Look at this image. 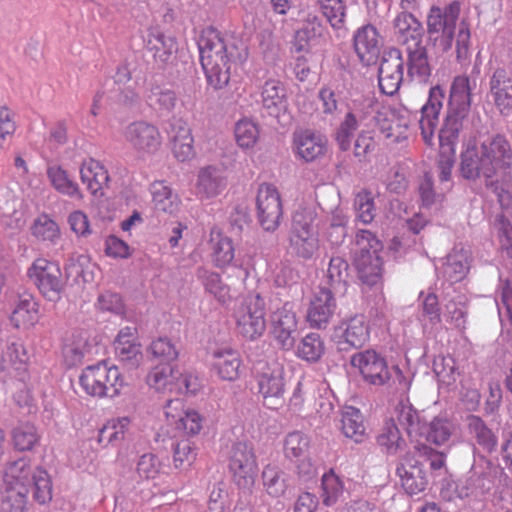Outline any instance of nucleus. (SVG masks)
I'll return each mask as SVG.
<instances>
[{
  "label": "nucleus",
  "mask_w": 512,
  "mask_h": 512,
  "mask_svg": "<svg viewBox=\"0 0 512 512\" xmlns=\"http://www.w3.org/2000/svg\"><path fill=\"white\" fill-rule=\"evenodd\" d=\"M83 273L82 266L74 261L65 265V278L58 263L44 258L36 259L27 270V276L48 301L57 302L66 287V280L73 274Z\"/></svg>",
  "instance_id": "obj_4"
},
{
  "label": "nucleus",
  "mask_w": 512,
  "mask_h": 512,
  "mask_svg": "<svg viewBox=\"0 0 512 512\" xmlns=\"http://www.w3.org/2000/svg\"><path fill=\"white\" fill-rule=\"evenodd\" d=\"M87 348V339L81 332H73L66 337L62 346V356L68 368L82 363Z\"/></svg>",
  "instance_id": "obj_40"
},
{
  "label": "nucleus",
  "mask_w": 512,
  "mask_h": 512,
  "mask_svg": "<svg viewBox=\"0 0 512 512\" xmlns=\"http://www.w3.org/2000/svg\"><path fill=\"white\" fill-rule=\"evenodd\" d=\"M265 301L259 295H249L235 312L237 331L248 339L255 340L266 329Z\"/></svg>",
  "instance_id": "obj_8"
},
{
  "label": "nucleus",
  "mask_w": 512,
  "mask_h": 512,
  "mask_svg": "<svg viewBox=\"0 0 512 512\" xmlns=\"http://www.w3.org/2000/svg\"><path fill=\"white\" fill-rule=\"evenodd\" d=\"M317 5L332 28L344 27L347 10L344 0H317Z\"/></svg>",
  "instance_id": "obj_48"
},
{
  "label": "nucleus",
  "mask_w": 512,
  "mask_h": 512,
  "mask_svg": "<svg viewBox=\"0 0 512 512\" xmlns=\"http://www.w3.org/2000/svg\"><path fill=\"white\" fill-rule=\"evenodd\" d=\"M358 219L364 224H370L376 216V207L370 191L362 190L357 193L354 200Z\"/></svg>",
  "instance_id": "obj_60"
},
{
  "label": "nucleus",
  "mask_w": 512,
  "mask_h": 512,
  "mask_svg": "<svg viewBox=\"0 0 512 512\" xmlns=\"http://www.w3.org/2000/svg\"><path fill=\"white\" fill-rule=\"evenodd\" d=\"M350 364L357 368L364 381L375 386H382L390 381V368L386 358L373 349L355 353Z\"/></svg>",
  "instance_id": "obj_13"
},
{
  "label": "nucleus",
  "mask_w": 512,
  "mask_h": 512,
  "mask_svg": "<svg viewBox=\"0 0 512 512\" xmlns=\"http://www.w3.org/2000/svg\"><path fill=\"white\" fill-rule=\"evenodd\" d=\"M336 294L337 292L327 286H319L313 293L306 315L311 328L326 329L328 327L337 311Z\"/></svg>",
  "instance_id": "obj_15"
},
{
  "label": "nucleus",
  "mask_w": 512,
  "mask_h": 512,
  "mask_svg": "<svg viewBox=\"0 0 512 512\" xmlns=\"http://www.w3.org/2000/svg\"><path fill=\"white\" fill-rule=\"evenodd\" d=\"M271 334L282 350L289 351L295 347L298 317L293 303L286 302L271 314Z\"/></svg>",
  "instance_id": "obj_12"
},
{
  "label": "nucleus",
  "mask_w": 512,
  "mask_h": 512,
  "mask_svg": "<svg viewBox=\"0 0 512 512\" xmlns=\"http://www.w3.org/2000/svg\"><path fill=\"white\" fill-rule=\"evenodd\" d=\"M263 109L273 117H278L288 106L287 93L284 84L276 79L267 80L261 89Z\"/></svg>",
  "instance_id": "obj_27"
},
{
  "label": "nucleus",
  "mask_w": 512,
  "mask_h": 512,
  "mask_svg": "<svg viewBox=\"0 0 512 512\" xmlns=\"http://www.w3.org/2000/svg\"><path fill=\"white\" fill-rule=\"evenodd\" d=\"M154 207L158 211L173 213L177 208L176 197L171 189L162 182L152 185Z\"/></svg>",
  "instance_id": "obj_58"
},
{
  "label": "nucleus",
  "mask_w": 512,
  "mask_h": 512,
  "mask_svg": "<svg viewBox=\"0 0 512 512\" xmlns=\"http://www.w3.org/2000/svg\"><path fill=\"white\" fill-rule=\"evenodd\" d=\"M79 383L88 395L113 398L119 395L124 381L118 367H108L101 362L86 367L79 377Z\"/></svg>",
  "instance_id": "obj_6"
},
{
  "label": "nucleus",
  "mask_w": 512,
  "mask_h": 512,
  "mask_svg": "<svg viewBox=\"0 0 512 512\" xmlns=\"http://www.w3.org/2000/svg\"><path fill=\"white\" fill-rule=\"evenodd\" d=\"M197 44L208 85L214 90L224 89L230 82L232 66L241 58L238 47L213 27L201 32Z\"/></svg>",
  "instance_id": "obj_3"
},
{
  "label": "nucleus",
  "mask_w": 512,
  "mask_h": 512,
  "mask_svg": "<svg viewBox=\"0 0 512 512\" xmlns=\"http://www.w3.org/2000/svg\"><path fill=\"white\" fill-rule=\"evenodd\" d=\"M443 300L445 301L444 307L447 320L450 321L455 328L464 330L466 328L468 306V298L466 295L453 290L452 293L446 292L443 296Z\"/></svg>",
  "instance_id": "obj_35"
},
{
  "label": "nucleus",
  "mask_w": 512,
  "mask_h": 512,
  "mask_svg": "<svg viewBox=\"0 0 512 512\" xmlns=\"http://www.w3.org/2000/svg\"><path fill=\"white\" fill-rule=\"evenodd\" d=\"M33 499L39 504H47L52 500V482L49 474L41 467H37L32 473Z\"/></svg>",
  "instance_id": "obj_52"
},
{
  "label": "nucleus",
  "mask_w": 512,
  "mask_h": 512,
  "mask_svg": "<svg viewBox=\"0 0 512 512\" xmlns=\"http://www.w3.org/2000/svg\"><path fill=\"white\" fill-rule=\"evenodd\" d=\"M170 126L169 134L174 156L181 162L192 158L194 156V147L190 129L180 120L171 123Z\"/></svg>",
  "instance_id": "obj_33"
},
{
  "label": "nucleus",
  "mask_w": 512,
  "mask_h": 512,
  "mask_svg": "<svg viewBox=\"0 0 512 512\" xmlns=\"http://www.w3.org/2000/svg\"><path fill=\"white\" fill-rule=\"evenodd\" d=\"M181 372L172 363H158L147 376V383L157 390L178 383Z\"/></svg>",
  "instance_id": "obj_42"
},
{
  "label": "nucleus",
  "mask_w": 512,
  "mask_h": 512,
  "mask_svg": "<svg viewBox=\"0 0 512 512\" xmlns=\"http://www.w3.org/2000/svg\"><path fill=\"white\" fill-rule=\"evenodd\" d=\"M444 98L445 90L440 85L433 86L429 90L427 102L421 108L419 124L422 139L427 145L432 144Z\"/></svg>",
  "instance_id": "obj_22"
},
{
  "label": "nucleus",
  "mask_w": 512,
  "mask_h": 512,
  "mask_svg": "<svg viewBox=\"0 0 512 512\" xmlns=\"http://www.w3.org/2000/svg\"><path fill=\"white\" fill-rule=\"evenodd\" d=\"M343 494V484L334 474L322 477V501L326 506L334 505Z\"/></svg>",
  "instance_id": "obj_63"
},
{
  "label": "nucleus",
  "mask_w": 512,
  "mask_h": 512,
  "mask_svg": "<svg viewBox=\"0 0 512 512\" xmlns=\"http://www.w3.org/2000/svg\"><path fill=\"white\" fill-rule=\"evenodd\" d=\"M489 93L501 115L512 114V68H496L489 81Z\"/></svg>",
  "instance_id": "obj_21"
},
{
  "label": "nucleus",
  "mask_w": 512,
  "mask_h": 512,
  "mask_svg": "<svg viewBox=\"0 0 512 512\" xmlns=\"http://www.w3.org/2000/svg\"><path fill=\"white\" fill-rule=\"evenodd\" d=\"M263 485L272 497L283 495L287 489V475L275 465H266L262 471Z\"/></svg>",
  "instance_id": "obj_46"
},
{
  "label": "nucleus",
  "mask_w": 512,
  "mask_h": 512,
  "mask_svg": "<svg viewBox=\"0 0 512 512\" xmlns=\"http://www.w3.org/2000/svg\"><path fill=\"white\" fill-rule=\"evenodd\" d=\"M340 429L345 437L355 443H362L367 438L364 417L361 411L353 406H345L340 412Z\"/></svg>",
  "instance_id": "obj_32"
},
{
  "label": "nucleus",
  "mask_w": 512,
  "mask_h": 512,
  "mask_svg": "<svg viewBox=\"0 0 512 512\" xmlns=\"http://www.w3.org/2000/svg\"><path fill=\"white\" fill-rule=\"evenodd\" d=\"M228 468L234 484L243 491L251 492L258 475L253 446L244 441L234 443L228 456Z\"/></svg>",
  "instance_id": "obj_7"
},
{
  "label": "nucleus",
  "mask_w": 512,
  "mask_h": 512,
  "mask_svg": "<svg viewBox=\"0 0 512 512\" xmlns=\"http://www.w3.org/2000/svg\"><path fill=\"white\" fill-rule=\"evenodd\" d=\"M493 170L504 171L512 165V147L502 134H494L485 138L479 145Z\"/></svg>",
  "instance_id": "obj_23"
},
{
  "label": "nucleus",
  "mask_w": 512,
  "mask_h": 512,
  "mask_svg": "<svg viewBox=\"0 0 512 512\" xmlns=\"http://www.w3.org/2000/svg\"><path fill=\"white\" fill-rule=\"evenodd\" d=\"M286 373L284 368L274 363L256 376L258 392L263 404L269 409H279L285 404Z\"/></svg>",
  "instance_id": "obj_10"
},
{
  "label": "nucleus",
  "mask_w": 512,
  "mask_h": 512,
  "mask_svg": "<svg viewBox=\"0 0 512 512\" xmlns=\"http://www.w3.org/2000/svg\"><path fill=\"white\" fill-rule=\"evenodd\" d=\"M326 33L327 29L322 21L316 15L309 14L297 32V38L309 42L323 38Z\"/></svg>",
  "instance_id": "obj_64"
},
{
  "label": "nucleus",
  "mask_w": 512,
  "mask_h": 512,
  "mask_svg": "<svg viewBox=\"0 0 512 512\" xmlns=\"http://www.w3.org/2000/svg\"><path fill=\"white\" fill-rule=\"evenodd\" d=\"M460 174L469 181L483 180L487 182L492 176H497L481 148L477 145L468 146L461 153Z\"/></svg>",
  "instance_id": "obj_20"
},
{
  "label": "nucleus",
  "mask_w": 512,
  "mask_h": 512,
  "mask_svg": "<svg viewBox=\"0 0 512 512\" xmlns=\"http://www.w3.org/2000/svg\"><path fill=\"white\" fill-rule=\"evenodd\" d=\"M405 60L402 51L390 47L383 51L378 68V83L382 93L395 95L404 81Z\"/></svg>",
  "instance_id": "obj_11"
},
{
  "label": "nucleus",
  "mask_w": 512,
  "mask_h": 512,
  "mask_svg": "<svg viewBox=\"0 0 512 512\" xmlns=\"http://www.w3.org/2000/svg\"><path fill=\"white\" fill-rule=\"evenodd\" d=\"M257 217L266 231H275L283 215L282 202L277 189L270 184H262L258 189Z\"/></svg>",
  "instance_id": "obj_16"
},
{
  "label": "nucleus",
  "mask_w": 512,
  "mask_h": 512,
  "mask_svg": "<svg viewBox=\"0 0 512 512\" xmlns=\"http://www.w3.org/2000/svg\"><path fill=\"white\" fill-rule=\"evenodd\" d=\"M369 337V323L363 314H356L341 321L331 334V340L337 350L345 352L362 348Z\"/></svg>",
  "instance_id": "obj_9"
},
{
  "label": "nucleus",
  "mask_w": 512,
  "mask_h": 512,
  "mask_svg": "<svg viewBox=\"0 0 512 512\" xmlns=\"http://www.w3.org/2000/svg\"><path fill=\"white\" fill-rule=\"evenodd\" d=\"M470 268L469 251L463 247H454L446 256L445 262L441 267L443 277L450 283L448 288H452L453 283L463 280Z\"/></svg>",
  "instance_id": "obj_28"
},
{
  "label": "nucleus",
  "mask_w": 512,
  "mask_h": 512,
  "mask_svg": "<svg viewBox=\"0 0 512 512\" xmlns=\"http://www.w3.org/2000/svg\"><path fill=\"white\" fill-rule=\"evenodd\" d=\"M462 3L453 0L444 6L433 4L426 15L427 39L432 47L446 53L453 47L455 41L456 60L463 63L469 59L470 53V24L461 19Z\"/></svg>",
  "instance_id": "obj_2"
},
{
  "label": "nucleus",
  "mask_w": 512,
  "mask_h": 512,
  "mask_svg": "<svg viewBox=\"0 0 512 512\" xmlns=\"http://www.w3.org/2000/svg\"><path fill=\"white\" fill-rule=\"evenodd\" d=\"M407 59L405 66L407 76L411 80H416L422 84H428L432 75V65L430 64L428 48L425 45L408 48L405 50Z\"/></svg>",
  "instance_id": "obj_25"
},
{
  "label": "nucleus",
  "mask_w": 512,
  "mask_h": 512,
  "mask_svg": "<svg viewBox=\"0 0 512 512\" xmlns=\"http://www.w3.org/2000/svg\"><path fill=\"white\" fill-rule=\"evenodd\" d=\"M234 133L237 144L244 149L253 147L259 138L258 126L247 119L237 122Z\"/></svg>",
  "instance_id": "obj_62"
},
{
  "label": "nucleus",
  "mask_w": 512,
  "mask_h": 512,
  "mask_svg": "<svg viewBox=\"0 0 512 512\" xmlns=\"http://www.w3.org/2000/svg\"><path fill=\"white\" fill-rule=\"evenodd\" d=\"M325 352V344L318 333L304 336L297 346L296 355L308 363H317Z\"/></svg>",
  "instance_id": "obj_43"
},
{
  "label": "nucleus",
  "mask_w": 512,
  "mask_h": 512,
  "mask_svg": "<svg viewBox=\"0 0 512 512\" xmlns=\"http://www.w3.org/2000/svg\"><path fill=\"white\" fill-rule=\"evenodd\" d=\"M466 425L471 439L485 453L491 454L496 451L498 437L481 417L473 414L468 415Z\"/></svg>",
  "instance_id": "obj_30"
},
{
  "label": "nucleus",
  "mask_w": 512,
  "mask_h": 512,
  "mask_svg": "<svg viewBox=\"0 0 512 512\" xmlns=\"http://www.w3.org/2000/svg\"><path fill=\"white\" fill-rule=\"evenodd\" d=\"M392 27L397 42L404 46L405 50L424 45L423 38L426 29L412 12L398 13L392 21Z\"/></svg>",
  "instance_id": "obj_19"
},
{
  "label": "nucleus",
  "mask_w": 512,
  "mask_h": 512,
  "mask_svg": "<svg viewBox=\"0 0 512 512\" xmlns=\"http://www.w3.org/2000/svg\"><path fill=\"white\" fill-rule=\"evenodd\" d=\"M395 412L399 424L411 439L422 437L426 427V420L420 416L408 398L401 399L398 402Z\"/></svg>",
  "instance_id": "obj_29"
},
{
  "label": "nucleus",
  "mask_w": 512,
  "mask_h": 512,
  "mask_svg": "<svg viewBox=\"0 0 512 512\" xmlns=\"http://www.w3.org/2000/svg\"><path fill=\"white\" fill-rule=\"evenodd\" d=\"M136 334L135 327H124L114 341L116 357L129 368L138 367L142 360L141 345Z\"/></svg>",
  "instance_id": "obj_24"
},
{
  "label": "nucleus",
  "mask_w": 512,
  "mask_h": 512,
  "mask_svg": "<svg viewBox=\"0 0 512 512\" xmlns=\"http://www.w3.org/2000/svg\"><path fill=\"white\" fill-rule=\"evenodd\" d=\"M291 247L303 259H310L318 249L317 234H291Z\"/></svg>",
  "instance_id": "obj_61"
},
{
  "label": "nucleus",
  "mask_w": 512,
  "mask_h": 512,
  "mask_svg": "<svg viewBox=\"0 0 512 512\" xmlns=\"http://www.w3.org/2000/svg\"><path fill=\"white\" fill-rule=\"evenodd\" d=\"M382 243L369 230H359L356 234L353 263L362 283L374 286L381 282L383 261L379 256Z\"/></svg>",
  "instance_id": "obj_5"
},
{
  "label": "nucleus",
  "mask_w": 512,
  "mask_h": 512,
  "mask_svg": "<svg viewBox=\"0 0 512 512\" xmlns=\"http://www.w3.org/2000/svg\"><path fill=\"white\" fill-rule=\"evenodd\" d=\"M81 180L93 195H102V190L109 182L107 170L98 161L91 159L85 162L80 169Z\"/></svg>",
  "instance_id": "obj_38"
},
{
  "label": "nucleus",
  "mask_w": 512,
  "mask_h": 512,
  "mask_svg": "<svg viewBox=\"0 0 512 512\" xmlns=\"http://www.w3.org/2000/svg\"><path fill=\"white\" fill-rule=\"evenodd\" d=\"M379 446L386 449L388 454H396L403 450L406 442L400 434V430L393 419H389L377 437Z\"/></svg>",
  "instance_id": "obj_47"
},
{
  "label": "nucleus",
  "mask_w": 512,
  "mask_h": 512,
  "mask_svg": "<svg viewBox=\"0 0 512 512\" xmlns=\"http://www.w3.org/2000/svg\"><path fill=\"white\" fill-rule=\"evenodd\" d=\"M130 421L128 418H122L117 422L108 423L98 434V442L103 447L111 445L117 447L125 438L126 429Z\"/></svg>",
  "instance_id": "obj_50"
},
{
  "label": "nucleus",
  "mask_w": 512,
  "mask_h": 512,
  "mask_svg": "<svg viewBox=\"0 0 512 512\" xmlns=\"http://www.w3.org/2000/svg\"><path fill=\"white\" fill-rule=\"evenodd\" d=\"M39 305L32 298L21 299L14 308L10 320L14 327L33 326L38 321Z\"/></svg>",
  "instance_id": "obj_45"
},
{
  "label": "nucleus",
  "mask_w": 512,
  "mask_h": 512,
  "mask_svg": "<svg viewBox=\"0 0 512 512\" xmlns=\"http://www.w3.org/2000/svg\"><path fill=\"white\" fill-rule=\"evenodd\" d=\"M484 186L497 197L501 208L512 206V177L509 173L503 172L499 177L492 176Z\"/></svg>",
  "instance_id": "obj_44"
},
{
  "label": "nucleus",
  "mask_w": 512,
  "mask_h": 512,
  "mask_svg": "<svg viewBox=\"0 0 512 512\" xmlns=\"http://www.w3.org/2000/svg\"><path fill=\"white\" fill-rule=\"evenodd\" d=\"M146 47L153 52L155 62L162 68L171 62L173 54L177 51V42L175 38L159 29L152 28L147 33Z\"/></svg>",
  "instance_id": "obj_26"
},
{
  "label": "nucleus",
  "mask_w": 512,
  "mask_h": 512,
  "mask_svg": "<svg viewBox=\"0 0 512 512\" xmlns=\"http://www.w3.org/2000/svg\"><path fill=\"white\" fill-rule=\"evenodd\" d=\"M471 85L466 75L456 76L451 85L447 114L439 130V157L437 167L440 181L451 179L455 163V146L465 130L471 108Z\"/></svg>",
  "instance_id": "obj_1"
},
{
  "label": "nucleus",
  "mask_w": 512,
  "mask_h": 512,
  "mask_svg": "<svg viewBox=\"0 0 512 512\" xmlns=\"http://www.w3.org/2000/svg\"><path fill=\"white\" fill-rule=\"evenodd\" d=\"M352 41L354 51L362 64L369 66L376 63L384 39L374 24L366 23L358 27L353 33Z\"/></svg>",
  "instance_id": "obj_18"
},
{
  "label": "nucleus",
  "mask_w": 512,
  "mask_h": 512,
  "mask_svg": "<svg viewBox=\"0 0 512 512\" xmlns=\"http://www.w3.org/2000/svg\"><path fill=\"white\" fill-rule=\"evenodd\" d=\"M419 300L421 301V316L427 319L433 326L440 324L442 317L438 296L432 291L427 293L422 291L419 295Z\"/></svg>",
  "instance_id": "obj_57"
},
{
  "label": "nucleus",
  "mask_w": 512,
  "mask_h": 512,
  "mask_svg": "<svg viewBox=\"0 0 512 512\" xmlns=\"http://www.w3.org/2000/svg\"><path fill=\"white\" fill-rule=\"evenodd\" d=\"M358 120L353 112H348L340 126L335 131V141L341 151H347L355 131L358 129Z\"/></svg>",
  "instance_id": "obj_55"
},
{
  "label": "nucleus",
  "mask_w": 512,
  "mask_h": 512,
  "mask_svg": "<svg viewBox=\"0 0 512 512\" xmlns=\"http://www.w3.org/2000/svg\"><path fill=\"white\" fill-rule=\"evenodd\" d=\"M349 264L341 256L330 258L327 269V288L333 289L337 293H344L348 285Z\"/></svg>",
  "instance_id": "obj_39"
},
{
  "label": "nucleus",
  "mask_w": 512,
  "mask_h": 512,
  "mask_svg": "<svg viewBox=\"0 0 512 512\" xmlns=\"http://www.w3.org/2000/svg\"><path fill=\"white\" fill-rule=\"evenodd\" d=\"M297 154L306 162L314 161L326 150V140L310 131L298 134L295 138Z\"/></svg>",
  "instance_id": "obj_37"
},
{
  "label": "nucleus",
  "mask_w": 512,
  "mask_h": 512,
  "mask_svg": "<svg viewBox=\"0 0 512 512\" xmlns=\"http://www.w3.org/2000/svg\"><path fill=\"white\" fill-rule=\"evenodd\" d=\"M31 232L32 235L40 241L54 242L60 237V230L57 223L47 215H41L34 221Z\"/></svg>",
  "instance_id": "obj_59"
},
{
  "label": "nucleus",
  "mask_w": 512,
  "mask_h": 512,
  "mask_svg": "<svg viewBox=\"0 0 512 512\" xmlns=\"http://www.w3.org/2000/svg\"><path fill=\"white\" fill-rule=\"evenodd\" d=\"M40 440V433L30 422H20L11 430V442L18 452H32L40 445Z\"/></svg>",
  "instance_id": "obj_36"
},
{
  "label": "nucleus",
  "mask_w": 512,
  "mask_h": 512,
  "mask_svg": "<svg viewBox=\"0 0 512 512\" xmlns=\"http://www.w3.org/2000/svg\"><path fill=\"white\" fill-rule=\"evenodd\" d=\"M47 177L53 188L61 194L69 197L82 198L78 184L69 176L61 166L53 165L47 169Z\"/></svg>",
  "instance_id": "obj_41"
},
{
  "label": "nucleus",
  "mask_w": 512,
  "mask_h": 512,
  "mask_svg": "<svg viewBox=\"0 0 512 512\" xmlns=\"http://www.w3.org/2000/svg\"><path fill=\"white\" fill-rule=\"evenodd\" d=\"M211 241H216L213 248V259L216 266L224 268L231 265L235 259V248L231 237L218 233L216 237H212Z\"/></svg>",
  "instance_id": "obj_51"
},
{
  "label": "nucleus",
  "mask_w": 512,
  "mask_h": 512,
  "mask_svg": "<svg viewBox=\"0 0 512 512\" xmlns=\"http://www.w3.org/2000/svg\"><path fill=\"white\" fill-rule=\"evenodd\" d=\"M316 212L311 208H299L293 214L291 234H317L315 230Z\"/></svg>",
  "instance_id": "obj_56"
},
{
  "label": "nucleus",
  "mask_w": 512,
  "mask_h": 512,
  "mask_svg": "<svg viewBox=\"0 0 512 512\" xmlns=\"http://www.w3.org/2000/svg\"><path fill=\"white\" fill-rule=\"evenodd\" d=\"M213 358V368L221 379L234 381L238 378L241 358L237 350L229 347L216 349Z\"/></svg>",
  "instance_id": "obj_31"
},
{
  "label": "nucleus",
  "mask_w": 512,
  "mask_h": 512,
  "mask_svg": "<svg viewBox=\"0 0 512 512\" xmlns=\"http://www.w3.org/2000/svg\"><path fill=\"white\" fill-rule=\"evenodd\" d=\"M197 276L202 281L205 290L213 294L220 302L224 303L229 298V287L222 282L218 273L198 268Z\"/></svg>",
  "instance_id": "obj_53"
},
{
  "label": "nucleus",
  "mask_w": 512,
  "mask_h": 512,
  "mask_svg": "<svg viewBox=\"0 0 512 512\" xmlns=\"http://www.w3.org/2000/svg\"><path fill=\"white\" fill-rule=\"evenodd\" d=\"M124 138L141 155L156 153L162 144L158 128L146 121H134L124 130Z\"/></svg>",
  "instance_id": "obj_17"
},
{
  "label": "nucleus",
  "mask_w": 512,
  "mask_h": 512,
  "mask_svg": "<svg viewBox=\"0 0 512 512\" xmlns=\"http://www.w3.org/2000/svg\"><path fill=\"white\" fill-rule=\"evenodd\" d=\"M224 171L216 166H207L199 171L197 179L198 193L206 198L217 196L226 187Z\"/></svg>",
  "instance_id": "obj_34"
},
{
  "label": "nucleus",
  "mask_w": 512,
  "mask_h": 512,
  "mask_svg": "<svg viewBox=\"0 0 512 512\" xmlns=\"http://www.w3.org/2000/svg\"><path fill=\"white\" fill-rule=\"evenodd\" d=\"M453 424L446 418L435 417L430 423L426 422L422 437L428 442L442 445L448 441L452 434Z\"/></svg>",
  "instance_id": "obj_49"
},
{
  "label": "nucleus",
  "mask_w": 512,
  "mask_h": 512,
  "mask_svg": "<svg viewBox=\"0 0 512 512\" xmlns=\"http://www.w3.org/2000/svg\"><path fill=\"white\" fill-rule=\"evenodd\" d=\"M310 441L302 432L295 431L286 436L284 452L287 458L305 460L308 454Z\"/></svg>",
  "instance_id": "obj_54"
},
{
  "label": "nucleus",
  "mask_w": 512,
  "mask_h": 512,
  "mask_svg": "<svg viewBox=\"0 0 512 512\" xmlns=\"http://www.w3.org/2000/svg\"><path fill=\"white\" fill-rule=\"evenodd\" d=\"M396 475L400 478L401 486L409 495L423 492L429 484V474L426 463L419 461L415 454L407 453L396 465Z\"/></svg>",
  "instance_id": "obj_14"
}]
</instances>
